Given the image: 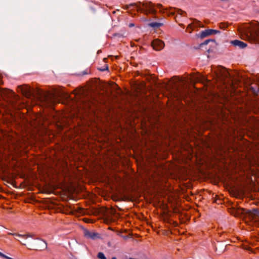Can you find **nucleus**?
I'll return each mask as SVG.
<instances>
[{
	"label": "nucleus",
	"mask_w": 259,
	"mask_h": 259,
	"mask_svg": "<svg viewBox=\"0 0 259 259\" xmlns=\"http://www.w3.org/2000/svg\"><path fill=\"white\" fill-rule=\"evenodd\" d=\"M154 7H152V9H151L149 11V13L148 14H152L153 15H156L157 13V11L154 8Z\"/></svg>",
	"instance_id": "obj_20"
},
{
	"label": "nucleus",
	"mask_w": 259,
	"mask_h": 259,
	"mask_svg": "<svg viewBox=\"0 0 259 259\" xmlns=\"http://www.w3.org/2000/svg\"><path fill=\"white\" fill-rule=\"evenodd\" d=\"M176 97L177 98H178L179 96H180V97H184L186 95L185 93L181 92L178 88L176 89Z\"/></svg>",
	"instance_id": "obj_15"
},
{
	"label": "nucleus",
	"mask_w": 259,
	"mask_h": 259,
	"mask_svg": "<svg viewBox=\"0 0 259 259\" xmlns=\"http://www.w3.org/2000/svg\"><path fill=\"white\" fill-rule=\"evenodd\" d=\"M163 23L159 22H152L149 24V26L153 28H159L162 26Z\"/></svg>",
	"instance_id": "obj_14"
},
{
	"label": "nucleus",
	"mask_w": 259,
	"mask_h": 259,
	"mask_svg": "<svg viewBox=\"0 0 259 259\" xmlns=\"http://www.w3.org/2000/svg\"><path fill=\"white\" fill-rule=\"evenodd\" d=\"M231 44L235 47H238L239 49H244L247 47L246 43L237 39L232 40Z\"/></svg>",
	"instance_id": "obj_11"
},
{
	"label": "nucleus",
	"mask_w": 259,
	"mask_h": 259,
	"mask_svg": "<svg viewBox=\"0 0 259 259\" xmlns=\"http://www.w3.org/2000/svg\"><path fill=\"white\" fill-rule=\"evenodd\" d=\"M97 256L100 259H107L104 254L101 252L98 253Z\"/></svg>",
	"instance_id": "obj_18"
},
{
	"label": "nucleus",
	"mask_w": 259,
	"mask_h": 259,
	"mask_svg": "<svg viewBox=\"0 0 259 259\" xmlns=\"http://www.w3.org/2000/svg\"><path fill=\"white\" fill-rule=\"evenodd\" d=\"M0 256L4 258V257H5V254L0 252Z\"/></svg>",
	"instance_id": "obj_24"
},
{
	"label": "nucleus",
	"mask_w": 259,
	"mask_h": 259,
	"mask_svg": "<svg viewBox=\"0 0 259 259\" xmlns=\"http://www.w3.org/2000/svg\"><path fill=\"white\" fill-rule=\"evenodd\" d=\"M98 69L99 70H100V71H105V70H108V67L107 65H106L105 67L101 68H99Z\"/></svg>",
	"instance_id": "obj_21"
},
{
	"label": "nucleus",
	"mask_w": 259,
	"mask_h": 259,
	"mask_svg": "<svg viewBox=\"0 0 259 259\" xmlns=\"http://www.w3.org/2000/svg\"><path fill=\"white\" fill-rule=\"evenodd\" d=\"M77 102L78 107L84 110L90 109L92 106L96 104L94 98L84 90H83L81 95H79V100Z\"/></svg>",
	"instance_id": "obj_3"
},
{
	"label": "nucleus",
	"mask_w": 259,
	"mask_h": 259,
	"mask_svg": "<svg viewBox=\"0 0 259 259\" xmlns=\"http://www.w3.org/2000/svg\"><path fill=\"white\" fill-rule=\"evenodd\" d=\"M215 40L212 39H208L205 40L199 45V48H202L203 46L207 45L209 42H214Z\"/></svg>",
	"instance_id": "obj_16"
},
{
	"label": "nucleus",
	"mask_w": 259,
	"mask_h": 259,
	"mask_svg": "<svg viewBox=\"0 0 259 259\" xmlns=\"http://www.w3.org/2000/svg\"><path fill=\"white\" fill-rule=\"evenodd\" d=\"M220 33V31L219 30L208 29L202 31L200 34V38H203L210 35Z\"/></svg>",
	"instance_id": "obj_8"
},
{
	"label": "nucleus",
	"mask_w": 259,
	"mask_h": 259,
	"mask_svg": "<svg viewBox=\"0 0 259 259\" xmlns=\"http://www.w3.org/2000/svg\"><path fill=\"white\" fill-rule=\"evenodd\" d=\"M4 258H6V259H13V258L10 257L9 256H7L6 255H5V257H4Z\"/></svg>",
	"instance_id": "obj_25"
},
{
	"label": "nucleus",
	"mask_w": 259,
	"mask_h": 259,
	"mask_svg": "<svg viewBox=\"0 0 259 259\" xmlns=\"http://www.w3.org/2000/svg\"><path fill=\"white\" fill-rule=\"evenodd\" d=\"M89 73V71H88V70H86L82 72V75H83L88 74Z\"/></svg>",
	"instance_id": "obj_22"
},
{
	"label": "nucleus",
	"mask_w": 259,
	"mask_h": 259,
	"mask_svg": "<svg viewBox=\"0 0 259 259\" xmlns=\"http://www.w3.org/2000/svg\"><path fill=\"white\" fill-rule=\"evenodd\" d=\"M155 6H156L157 7V8L160 9V13H164V11H163V6H162V5L161 4H158L156 5H155Z\"/></svg>",
	"instance_id": "obj_19"
},
{
	"label": "nucleus",
	"mask_w": 259,
	"mask_h": 259,
	"mask_svg": "<svg viewBox=\"0 0 259 259\" xmlns=\"http://www.w3.org/2000/svg\"><path fill=\"white\" fill-rule=\"evenodd\" d=\"M14 235H16L19 237H22L24 238H27L28 237H31L35 239L39 240V244L38 246L37 247V250H44L47 248V243L44 240L40 239L38 238H35L34 236V235L33 234H24L21 235L19 234H14Z\"/></svg>",
	"instance_id": "obj_6"
},
{
	"label": "nucleus",
	"mask_w": 259,
	"mask_h": 259,
	"mask_svg": "<svg viewBox=\"0 0 259 259\" xmlns=\"http://www.w3.org/2000/svg\"><path fill=\"white\" fill-rule=\"evenodd\" d=\"M193 24L195 25L196 27H202V24L201 22L196 19L194 20Z\"/></svg>",
	"instance_id": "obj_17"
},
{
	"label": "nucleus",
	"mask_w": 259,
	"mask_h": 259,
	"mask_svg": "<svg viewBox=\"0 0 259 259\" xmlns=\"http://www.w3.org/2000/svg\"><path fill=\"white\" fill-rule=\"evenodd\" d=\"M242 33L245 39L255 42H259V22H251L243 28Z\"/></svg>",
	"instance_id": "obj_2"
},
{
	"label": "nucleus",
	"mask_w": 259,
	"mask_h": 259,
	"mask_svg": "<svg viewBox=\"0 0 259 259\" xmlns=\"http://www.w3.org/2000/svg\"><path fill=\"white\" fill-rule=\"evenodd\" d=\"M134 6L137 8L138 12L144 13L147 14L149 13V11L152 9V7H154L155 5L153 4L151 2H146L143 3L138 2L136 3H132L130 5H126L124 9H129L132 7Z\"/></svg>",
	"instance_id": "obj_5"
},
{
	"label": "nucleus",
	"mask_w": 259,
	"mask_h": 259,
	"mask_svg": "<svg viewBox=\"0 0 259 259\" xmlns=\"http://www.w3.org/2000/svg\"><path fill=\"white\" fill-rule=\"evenodd\" d=\"M170 10L168 12V14L170 15H174L175 13H177L179 15H182L183 13H186L185 11H183L182 10L180 9H177L175 8H170Z\"/></svg>",
	"instance_id": "obj_12"
},
{
	"label": "nucleus",
	"mask_w": 259,
	"mask_h": 259,
	"mask_svg": "<svg viewBox=\"0 0 259 259\" xmlns=\"http://www.w3.org/2000/svg\"><path fill=\"white\" fill-rule=\"evenodd\" d=\"M239 210L242 213H246L248 214L253 215L254 216H259V209L257 208H254L252 210H246L244 208H240Z\"/></svg>",
	"instance_id": "obj_10"
},
{
	"label": "nucleus",
	"mask_w": 259,
	"mask_h": 259,
	"mask_svg": "<svg viewBox=\"0 0 259 259\" xmlns=\"http://www.w3.org/2000/svg\"><path fill=\"white\" fill-rule=\"evenodd\" d=\"M129 26H130V27H132V26H134V24L133 23H131V24H130Z\"/></svg>",
	"instance_id": "obj_26"
},
{
	"label": "nucleus",
	"mask_w": 259,
	"mask_h": 259,
	"mask_svg": "<svg viewBox=\"0 0 259 259\" xmlns=\"http://www.w3.org/2000/svg\"><path fill=\"white\" fill-rule=\"evenodd\" d=\"M152 47L156 51H160L163 49L164 43L163 41L155 39L151 43Z\"/></svg>",
	"instance_id": "obj_7"
},
{
	"label": "nucleus",
	"mask_w": 259,
	"mask_h": 259,
	"mask_svg": "<svg viewBox=\"0 0 259 259\" xmlns=\"http://www.w3.org/2000/svg\"><path fill=\"white\" fill-rule=\"evenodd\" d=\"M220 73L221 74V77L222 79L230 77L229 73L225 68L222 67Z\"/></svg>",
	"instance_id": "obj_13"
},
{
	"label": "nucleus",
	"mask_w": 259,
	"mask_h": 259,
	"mask_svg": "<svg viewBox=\"0 0 259 259\" xmlns=\"http://www.w3.org/2000/svg\"><path fill=\"white\" fill-rule=\"evenodd\" d=\"M0 96L6 100L13 108H16V102L18 97L12 91L0 87Z\"/></svg>",
	"instance_id": "obj_4"
},
{
	"label": "nucleus",
	"mask_w": 259,
	"mask_h": 259,
	"mask_svg": "<svg viewBox=\"0 0 259 259\" xmlns=\"http://www.w3.org/2000/svg\"><path fill=\"white\" fill-rule=\"evenodd\" d=\"M18 91L27 98L34 97L36 96L48 105L55 104L59 101V98L63 95L61 91L56 89L46 92L40 89H32L26 84L19 85Z\"/></svg>",
	"instance_id": "obj_1"
},
{
	"label": "nucleus",
	"mask_w": 259,
	"mask_h": 259,
	"mask_svg": "<svg viewBox=\"0 0 259 259\" xmlns=\"http://www.w3.org/2000/svg\"><path fill=\"white\" fill-rule=\"evenodd\" d=\"M220 27L221 28H225L226 27V26L224 24H221Z\"/></svg>",
	"instance_id": "obj_23"
},
{
	"label": "nucleus",
	"mask_w": 259,
	"mask_h": 259,
	"mask_svg": "<svg viewBox=\"0 0 259 259\" xmlns=\"http://www.w3.org/2000/svg\"><path fill=\"white\" fill-rule=\"evenodd\" d=\"M83 234L85 237L88 239H95L99 237V234L94 232H91L87 229L83 230Z\"/></svg>",
	"instance_id": "obj_9"
}]
</instances>
